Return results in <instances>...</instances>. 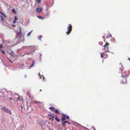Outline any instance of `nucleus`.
<instances>
[{
  "label": "nucleus",
  "mask_w": 130,
  "mask_h": 130,
  "mask_svg": "<svg viewBox=\"0 0 130 130\" xmlns=\"http://www.w3.org/2000/svg\"><path fill=\"white\" fill-rule=\"evenodd\" d=\"M32 30L31 31H30L28 34L27 35V36L28 37H29L30 35H31V34L32 33Z\"/></svg>",
  "instance_id": "6e6552de"
},
{
  "label": "nucleus",
  "mask_w": 130,
  "mask_h": 130,
  "mask_svg": "<svg viewBox=\"0 0 130 130\" xmlns=\"http://www.w3.org/2000/svg\"><path fill=\"white\" fill-rule=\"evenodd\" d=\"M27 77V76L26 75H25V77Z\"/></svg>",
  "instance_id": "a19ab883"
},
{
  "label": "nucleus",
  "mask_w": 130,
  "mask_h": 130,
  "mask_svg": "<svg viewBox=\"0 0 130 130\" xmlns=\"http://www.w3.org/2000/svg\"><path fill=\"white\" fill-rule=\"evenodd\" d=\"M16 21L14 20L13 22V24H14L16 23Z\"/></svg>",
  "instance_id": "c85d7f7f"
},
{
  "label": "nucleus",
  "mask_w": 130,
  "mask_h": 130,
  "mask_svg": "<svg viewBox=\"0 0 130 130\" xmlns=\"http://www.w3.org/2000/svg\"><path fill=\"white\" fill-rule=\"evenodd\" d=\"M34 102H35V103L37 104V103H38L40 102L37 101H34Z\"/></svg>",
  "instance_id": "b1692460"
},
{
  "label": "nucleus",
  "mask_w": 130,
  "mask_h": 130,
  "mask_svg": "<svg viewBox=\"0 0 130 130\" xmlns=\"http://www.w3.org/2000/svg\"><path fill=\"white\" fill-rule=\"evenodd\" d=\"M110 36L112 37V36L110 34L109 35H107V38H109L110 37Z\"/></svg>",
  "instance_id": "2eb2a0df"
},
{
  "label": "nucleus",
  "mask_w": 130,
  "mask_h": 130,
  "mask_svg": "<svg viewBox=\"0 0 130 130\" xmlns=\"http://www.w3.org/2000/svg\"><path fill=\"white\" fill-rule=\"evenodd\" d=\"M49 109L51 110L52 111H55V108L53 107H51L49 108Z\"/></svg>",
  "instance_id": "1a4fd4ad"
},
{
  "label": "nucleus",
  "mask_w": 130,
  "mask_h": 130,
  "mask_svg": "<svg viewBox=\"0 0 130 130\" xmlns=\"http://www.w3.org/2000/svg\"><path fill=\"white\" fill-rule=\"evenodd\" d=\"M0 17H1V18L2 20H4L3 18V17L1 15H0Z\"/></svg>",
  "instance_id": "cd10ccee"
},
{
  "label": "nucleus",
  "mask_w": 130,
  "mask_h": 130,
  "mask_svg": "<svg viewBox=\"0 0 130 130\" xmlns=\"http://www.w3.org/2000/svg\"><path fill=\"white\" fill-rule=\"evenodd\" d=\"M0 51L2 52V53L4 54L5 53V52L3 50H1Z\"/></svg>",
  "instance_id": "dca6fc26"
},
{
  "label": "nucleus",
  "mask_w": 130,
  "mask_h": 130,
  "mask_svg": "<svg viewBox=\"0 0 130 130\" xmlns=\"http://www.w3.org/2000/svg\"><path fill=\"white\" fill-rule=\"evenodd\" d=\"M125 76H124V77L125 78Z\"/></svg>",
  "instance_id": "c03bdc74"
},
{
  "label": "nucleus",
  "mask_w": 130,
  "mask_h": 130,
  "mask_svg": "<svg viewBox=\"0 0 130 130\" xmlns=\"http://www.w3.org/2000/svg\"><path fill=\"white\" fill-rule=\"evenodd\" d=\"M41 38H39V40H40L41 39Z\"/></svg>",
  "instance_id": "e433bc0d"
},
{
  "label": "nucleus",
  "mask_w": 130,
  "mask_h": 130,
  "mask_svg": "<svg viewBox=\"0 0 130 130\" xmlns=\"http://www.w3.org/2000/svg\"><path fill=\"white\" fill-rule=\"evenodd\" d=\"M128 59L130 60V58H128Z\"/></svg>",
  "instance_id": "ea45409f"
},
{
  "label": "nucleus",
  "mask_w": 130,
  "mask_h": 130,
  "mask_svg": "<svg viewBox=\"0 0 130 130\" xmlns=\"http://www.w3.org/2000/svg\"><path fill=\"white\" fill-rule=\"evenodd\" d=\"M39 60H40V59Z\"/></svg>",
  "instance_id": "49530a36"
},
{
  "label": "nucleus",
  "mask_w": 130,
  "mask_h": 130,
  "mask_svg": "<svg viewBox=\"0 0 130 130\" xmlns=\"http://www.w3.org/2000/svg\"><path fill=\"white\" fill-rule=\"evenodd\" d=\"M40 91H41V90H40Z\"/></svg>",
  "instance_id": "de8ad7c7"
},
{
  "label": "nucleus",
  "mask_w": 130,
  "mask_h": 130,
  "mask_svg": "<svg viewBox=\"0 0 130 130\" xmlns=\"http://www.w3.org/2000/svg\"><path fill=\"white\" fill-rule=\"evenodd\" d=\"M7 58L9 62L11 63H13V62L10 59H9L8 58Z\"/></svg>",
  "instance_id": "aec40b11"
},
{
  "label": "nucleus",
  "mask_w": 130,
  "mask_h": 130,
  "mask_svg": "<svg viewBox=\"0 0 130 130\" xmlns=\"http://www.w3.org/2000/svg\"><path fill=\"white\" fill-rule=\"evenodd\" d=\"M38 75L40 77V78H41L42 76L40 75V73L39 72L38 73Z\"/></svg>",
  "instance_id": "5701e85b"
},
{
  "label": "nucleus",
  "mask_w": 130,
  "mask_h": 130,
  "mask_svg": "<svg viewBox=\"0 0 130 130\" xmlns=\"http://www.w3.org/2000/svg\"><path fill=\"white\" fill-rule=\"evenodd\" d=\"M43 76V78H44V77Z\"/></svg>",
  "instance_id": "a18cd8bd"
},
{
  "label": "nucleus",
  "mask_w": 130,
  "mask_h": 130,
  "mask_svg": "<svg viewBox=\"0 0 130 130\" xmlns=\"http://www.w3.org/2000/svg\"><path fill=\"white\" fill-rule=\"evenodd\" d=\"M63 115L64 116H65L66 118H67V119H69V117L67 115Z\"/></svg>",
  "instance_id": "9b49d317"
},
{
  "label": "nucleus",
  "mask_w": 130,
  "mask_h": 130,
  "mask_svg": "<svg viewBox=\"0 0 130 130\" xmlns=\"http://www.w3.org/2000/svg\"><path fill=\"white\" fill-rule=\"evenodd\" d=\"M14 18H15L14 20L16 21L17 20V17L16 16H15V17Z\"/></svg>",
  "instance_id": "4be33fe9"
},
{
  "label": "nucleus",
  "mask_w": 130,
  "mask_h": 130,
  "mask_svg": "<svg viewBox=\"0 0 130 130\" xmlns=\"http://www.w3.org/2000/svg\"><path fill=\"white\" fill-rule=\"evenodd\" d=\"M92 128L93 129V130H96V129H95V128L93 126L92 127Z\"/></svg>",
  "instance_id": "7c9ffc66"
},
{
  "label": "nucleus",
  "mask_w": 130,
  "mask_h": 130,
  "mask_svg": "<svg viewBox=\"0 0 130 130\" xmlns=\"http://www.w3.org/2000/svg\"><path fill=\"white\" fill-rule=\"evenodd\" d=\"M55 113L56 114H58L59 113L58 111V110H56L55 111Z\"/></svg>",
  "instance_id": "a211bd4d"
},
{
  "label": "nucleus",
  "mask_w": 130,
  "mask_h": 130,
  "mask_svg": "<svg viewBox=\"0 0 130 130\" xmlns=\"http://www.w3.org/2000/svg\"><path fill=\"white\" fill-rule=\"evenodd\" d=\"M3 47V46L2 45H0V48H2Z\"/></svg>",
  "instance_id": "473e14b6"
},
{
  "label": "nucleus",
  "mask_w": 130,
  "mask_h": 130,
  "mask_svg": "<svg viewBox=\"0 0 130 130\" xmlns=\"http://www.w3.org/2000/svg\"><path fill=\"white\" fill-rule=\"evenodd\" d=\"M37 17L39 19L41 18L42 19H42V17H40L39 16H38Z\"/></svg>",
  "instance_id": "393cba45"
},
{
  "label": "nucleus",
  "mask_w": 130,
  "mask_h": 130,
  "mask_svg": "<svg viewBox=\"0 0 130 130\" xmlns=\"http://www.w3.org/2000/svg\"><path fill=\"white\" fill-rule=\"evenodd\" d=\"M10 99H12V98H10Z\"/></svg>",
  "instance_id": "37998d69"
},
{
  "label": "nucleus",
  "mask_w": 130,
  "mask_h": 130,
  "mask_svg": "<svg viewBox=\"0 0 130 130\" xmlns=\"http://www.w3.org/2000/svg\"><path fill=\"white\" fill-rule=\"evenodd\" d=\"M36 11L38 13H40L42 12L43 10L42 8L40 7L38 8H37L36 9Z\"/></svg>",
  "instance_id": "20e7f679"
},
{
  "label": "nucleus",
  "mask_w": 130,
  "mask_h": 130,
  "mask_svg": "<svg viewBox=\"0 0 130 130\" xmlns=\"http://www.w3.org/2000/svg\"><path fill=\"white\" fill-rule=\"evenodd\" d=\"M126 82H125V83H127V81H126Z\"/></svg>",
  "instance_id": "79ce46f5"
},
{
  "label": "nucleus",
  "mask_w": 130,
  "mask_h": 130,
  "mask_svg": "<svg viewBox=\"0 0 130 130\" xmlns=\"http://www.w3.org/2000/svg\"><path fill=\"white\" fill-rule=\"evenodd\" d=\"M42 37H43V36H42L41 35V36L40 38H42Z\"/></svg>",
  "instance_id": "f704fd0d"
},
{
  "label": "nucleus",
  "mask_w": 130,
  "mask_h": 130,
  "mask_svg": "<svg viewBox=\"0 0 130 130\" xmlns=\"http://www.w3.org/2000/svg\"><path fill=\"white\" fill-rule=\"evenodd\" d=\"M29 19L28 20V22L26 24H25V25H27V24L28 23H29Z\"/></svg>",
  "instance_id": "bb28decb"
},
{
  "label": "nucleus",
  "mask_w": 130,
  "mask_h": 130,
  "mask_svg": "<svg viewBox=\"0 0 130 130\" xmlns=\"http://www.w3.org/2000/svg\"><path fill=\"white\" fill-rule=\"evenodd\" d=\"M2 109L4 112L7 113L8 114H10V115H11L12 113L11 111L7 108L4 107L2 108Z\"/></svg>",
  "instance_id": "f03ea898"
},
{
  "label": "nucleus",
  "mask_w": 130,
  "mask_h": 130,
  "mask_svg": "<svg viewBox=\"0 0 130 130\" xmlns=\"http://www.w3.org/2000/svg\"><path fill=\"white\" fill-rule=\"evenodd\" d=\"M35 61H34V60H33V61L32 63V64L31 65V66H30L29 67V68H28V69H30V68H31V67H33L34 66V64H35Z\"/></svg>",
  "instance_id": "423d86ee"
},
{
  "label": "nucleus",
  "mask_w": 130,
  "mask_h": 130,
  "mask_svg": "<svg viewBox=\"0 0 130 130\" xmlns=\"http://www.w3.org/2000/svg\"><path fill=\"white\" fill-rule=\"evenodd\" d=\"M12 11L14 13H16V12L15 10L14 9H12Z\"/></svg>",
  "instance_id": "ddd939ff"
},
{
  "label": "nucleus",
  "mask_w": 130,
  "mask_h": 130,
  "mask_svg": "<svg viewBox=\"0 0 130 130\" xmlns=\"http://www.w3.org/2000/svg\"><path fill=\"white\" fill-rule=\"evenodd\" d=\"M66 122H67V123H68V124H69V122L67 121H64L62 122V125H63V126H64V124H65V123H66Z\"/></svg>",
  "instance_id": "0eeeda50"
},
{
  "label": "nucleus",
  "mask_w": 130,
  "mask_h": 130,
  "mask_svg": "<svg viewBox=\"0 0 130 130\" xmlns=\"http://www.w3.org/2000/svg\"><path fill=\"white\" fill-rule=\"evenodd\" d=\"M106 52H109V51L108 50V49H107L106 50Z\"/></svg>",
  "instance_id": "c756f323"
},
{
  "label": "nucleus",
  "mask_w": 130,
  "mask_h": 130,
  "mask_svg": "<svg viewBox=\"0 0 130 130\" xmlns=\"http://www.w3.org/2000/svg\"><path fill=\"white\" fill-rule=\"evenodd\" d=\"M18 100H19L20 101V97H18Z\"/></svg>",
  "instance_id": "72a5a7b5"
},
{
  "label": "nucleus",
  "mask_w": 130,
  "mask_h": 130,
  "mask_svg": "<svg viewBox=\"0 0 130 130\" xmlns=\"http://www.w3.org/2000/svg\"><path fill=\"white\" fill-rule=\"evenodd\" d=\"M106 49H108V47H106Z\"/></svg>",
  "instance_id": "4c0bfd02"
},
{
  "label": "nucleus",
  "mask_w": 130,
  "mask_h": 130,
  "mask_svg": "<svg viewBox=\"0 0 130 130\" xmlns=\"http://www.w3.org/2000/svg\"><path fill=\"white\" fill-rule=\"evenodd\" d=\"M38 3H40V2L41 0H35Z\"/></svg>",
  "instance_id": "6ab92c4d"
},
{
  "label": "nucleus",
  "mask_w": 130,
  "mask_h": 130,
  "mask_svg": "<svg viewBox=\"0 0 130 130\" xmlns=\"http://www.w3.org/2000/svg\"><path fill=\"white\" fill-rule=\"evenodd\" d=\"M9 54H10L12 56H13V54H12L11 53H9Z\"/></svg>",
  "instance_id": "2f4dec72"
},
{
  "label": "nucleus",
  "mask_w": 130,
  "mask_h": 130,
  "mask_svg": "<svg viewBox=\"0 0 130 130\" xmlns=\"http://www.w3.org/2000/svg\"><path fill=\"white\" fill-rule=\"evenodd\" d=\"M71 27L72 26L70 24H69L67 27L68 31L66 32L68 34L70 33V32L72 30V29L71 28Z\"/></svg>",
  "instance_id": "7ed1b4c3"
},
{
  "label": "nucleus",
  "mask_w": 130,
  "mask_h": 130,
  "mask_svg": "<svg viewBox=\"0 0 130 130\" xmlns=\"http://www.w3.org/2000/svg\"><path fill=\"white\" fill-rule=\"evenodd\" d=\"M56 120L58 122H59L60 121V120L59 119H58L57 118H55Z\"/></svg>",
  "instance_id": "412c9836"
},
{
  "label": "nucleus",
  "mask_w": 130,
  "mask_h": 130,
  "mask_svg": "<svg viewBox=\"0 0 130 130\" xmlns=\"http://www.w3.org/2000/svg\"><path fill=\"white\" fill-rule=\"evenodd\" d=\"M106 46V45L105 44V45L104 46V47H105Z\"/></svg>",
  "instance_id": "c9c22d12"
},
{
  "label": "nucleus",
  "mask_w": 130,
  "mask_h": 130,
  "mask_svg": "<svg viewBox=\"0 0 130 130\" xmlns=\"http://www.w3.org/2000/svg\"><path fill=\"white\" fill-rule=\"evenodd\" d=\"M65 119V117H62L61 118V120L62 121L64 120Z\"/></svg>",
  "instance_id": "9d476101"
},
{
  "label": "nucleus",
  "mask_w": 130,
  "mask_h": 130,
  "mask_svg": "<svg viewBox=\"0 0 130 130\" xmlns=\"http://www.w3.org/2000/svg\"><path fill=\"white\" fill-rule=\"evenodd\" d=\"M104 37V36H103V38Z\"/></svg>",
  "instance_id": "09e8293b"
},
{
  "label": "nucleus",
  "mask_w": 130,
  "mask_h": 130,
  "mask_svg": "<svg viewBox=\"0 0 130 130\" xmlns=\"http://www.w3.org/2000/svg\"><path fill=\"white\" fill-rule=\"evenodd\" d=\"M1 14H2V15L4 17H6V15H5L4 13H3L2 12H1Z\"/></svg>",
  "instance_id": "f8f14e48"
},
{
  "label": "nucleus",
  "mask_w": 130,
  "mask_h": 130,
  "mask_svg": "<svg viewBox=\"0 0 130 130\" xmlns=\"http://www.w3.org/2000/svg\"><path fill=\"white\" fill-rule=\"evenodd\" d=\"M24 66V65L23 64H21L19 68H22V67H23Z\"/></svg>",
  "instance_id": "f3484780"
},
{
  "label": "nucleus",
  "mask_w": 130,
  "mask_h": 130,
  "mask_svg": "<svg viewBox=\"0 0 130 130\" xmlns=\"http://www.w3.org/2000/svg\"><path fill=\"white\" fill-rule=\"evenodd\" d=\"M40 56H41V54H40Z\"/></svg>",
  "instance_id": "3c124183"
},
{
  "label": "nucleus",
  "mask_w": 130,
  "mask_h": 130,
  "mask_svg": "<svg viewBox=\"0 0 130 130\" xmlns=\"http://www.w3.org/2000/svg\"><path fill=\"white\" fill-rule=\"evenodd\" d=\"M12 26H13V27H14V25H12Z\"/></svg>",
  "instance_id": "58836bf2"
},
{
  "label": "nucleus",
  "mask_w": 130,
  "mask_h": 130,
  "mask_svg": "<svg viewBox=\"0 0 130 130\" xmlns=\"http://www.w3.org/2000/svg\"><path fill=\"white\" fill-rule=\"evenodd\" d=\"M30 59L29 58H28V60H30Z\"/></svg>",
  "instance_id": "8fccbe9b"
},
{
  "label": "nucleus",
  "mask_w": 130,
  "mask_h": 130,
  "mask_svg": "<svg viewBox=\"0 0 130 130\" xmlns=\"http://www.w3.org/2000/svg\"><path fill=\"white\" fill-rule=\"evenodd\" d=\"M101 57H103V55H104L105 54H104V53H101Z\"/></svg>",
  "instance_id": "4468645a"
},
{
  "label": "nucleus",
  "mask_w": 130,
  "mask_h": 130,
  "mask_svg": "<svg viewBox=\"0 0 130 130\" xmlns=\"http://www.w3.org/2000/svg\"><path fill=\"white\" fill-rule=\"evenodd\" d=\"M48 117L49 118V119H53L54 118V116L52 115H48Z\"/></svg>",
  "instance_id": "39448f33"
},
{
  "label": "nucleus",
  "mask_w": 130,
  "mask_h": 130,
  "mask_svg": "<svg viewBox=\"0 0 130 130\" xmlns=\"http://www.w3.org/2000/svg\"><path fill=\"white\" fill-rule=\"evenodd\" d=\"M109 44L108 43H107L106 44V46H109Z\"/></svg>",
  "instance_id": "a878e982"
},
{
  "label": "nucleus",
  "mask_w": 130,
  "mask_h": 130,
  "mask_svg": "<svg viewBox=\"0 0 130 130\" xmlns=\"http://www.w3.org/2000/svg\"><path fill=\"white\" fill-rule=\"evenodd\" d=\"M17 35L18 36V40L16 42L15 44H17L18 43L23 42L25 40L24 35L22 34L21 30L20 29L19 32L17 33Z\"/></svg>",
  "instance_id": "f257e3e1"
}]
</instances>
